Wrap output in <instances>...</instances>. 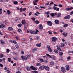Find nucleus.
Wrapping results in <instances>:
<instances>
[{
	"mask_svg": "<svg viewBox=\"0 0 73 73\" xmlns=\"http://www.w3.org/2000/svg\"><path fill=\"white\" fill-rule=\"evenodd\" d=\"M46 55L48 57H49L50 58H52V59L53 60H56V57L54 55L52 56H52H50V55L49 54H46Z\"/></svg>",
	"mask_w": 73,
	"mask_h": 73,
	"instance_id": "nucleus-1",
	"label": "nucleus"
},
{
	"mask_svg": "<svg viewBox=\"0 0 73 73\" xmlns=\"http://www.w3.org/2000/svg\"><path fill=\"white\" fill-rule=\"evenodd\" d=\"M52 41L56 42L57 40V38L56 37H52Z\"/></svg>",
	"mask_w": 73,
	"mask_h": 73,
	"instance_id": "nucleus-2",
	"label": "nucleus"
},
{
	"mask_svg": "<svg viewBox=\"0 0 73 73\" xmlns=\"http://www.w3.org/2000/svg\"><path fill=\"white\" fill-rule=\"evenodd\" d=\"M30 32L31 34H37V32H35V31L33 30H31L30 31Z\"/></svg>",
	"mask_w": 73,
	"mask_h": 73,
	"instance_id": "nucleus-3",
	"label": "nucleus"
},
{
	"mask_svg": "<svg viewBox=\"0 0 73 73\" xmlns=\"http://www.w3.org/2000/svg\"><path fill=\"white\" fill-rule=\"evenodd\" d=\"M61 69L62 72H63V73H65V72H66V70L63 67H61Z\"/></svg>",
	"mask_w": 73,
	"mask_h": 73,
	"instance_id": "nucleus-4",
	"label": "nucleus"
},
{
	"mask_svg": "<svg viewBox=\"0 0 73 73\" xmlns=\"http://www.w3.org/2000/svg\"><path fill=\"white\" fill-rule=\"evenodd\" d=\"M47 23L48 25L49 26H52V23L51 21H47Z\"/></svg>",
	"mask_w": 73,
	"mask_h": 73,
	"instance_id": "nucleus-5",
	"label": "nucleus"
},
{
	"mask_svg": "<svg viewBox=\"0 0 73 73\" xmlns=\"http://www.w3.org/2000/svg\"><path fill=\"white\" fill-rule=\"evenodd\" d=\"M31 69L33 70H36L37 68H35V67L33 66H31L30 67Z\"/></svg>",
	"mask_w": 73,
	"mask_h": 73,
	"instance_id": "nucleus-6",
	"label": "nucleus"
},
{
	"mask_svg": "<svg viewBox=\"0 0 73 73\" xmlns=\"http://www.w3.org/2000/svg\"><path fill=\"white\" fill-rule=\"evenodd\" d=\"M73 9V8L72 7H71L70 8L68 7L66 9V11H70V10H72V9Z\"/></svg>",
	"mask_w": 73,
	"mask_h": 73,
	"instance_id": "nucleus-7",
	"label": "nucleus"
},
{
	"mask_svg": "<svg viewBox=\"0 0 73 73\" xmlns=\"http://www.w3.org/2000/svg\"><path fill=\"white\" fill-rule=\"evenodd\" d=\"M28 23H27L26 24H25V26L24 27V29L25 30L27 29V27H28Z\"/></svg>",
	"mask_w": 73,
	"mask_h": 73,
	"instance_id": "nucleus-8",
	"label": "nucleus"
},
{
	"mask_svg": "<svg viewBox=\"0 0 73 73\" xmlns=\"http://www.w3.org/2000/svg\"><path fill=\"white\" fill-rule=\"evenodd\" d=\"M8 30L9 31H13V28L12 27H9L8 28Z\"/></svg>",
	"mask_w": 73,
	"mask_h": 73,
	"instance_id": "nucleus-9",
	"label": "nucleus"
},
{
	"mask_svg": "<svg viewBox=\"0 0 73 73\" xmlns=\"http://www.w3.org/2000/svg\"><path fill=\"white\" fill-rule=\"evenodd\" d=\"M26 68L27 70L29 72H30L31 71V69L30 68V67L28 66H26Z\"/></svg>",
	"mask_w": 73,
	"mask_h": 73,
	"instance_id": "nucleus-10",
	"label": "nucleus"
},
{
	"mask_svg": "<svg viewBox=\"0 0 73 73\" xmlns=\"http://www.w3.org/2000/svg\"><path fill=\"white\" fill-rule=\"evenodd\" d=\"M70 18V15H68L67 16H66V17H64L65 19H69Z\"/></svg>",
	"mask_w": 73,
	"mask_h": 73,
	"instance_id": "nucleus-11",
	"label": "nucleus"
},
{
	"mask_svg": "<svg viewBox=\"0 0 73 73\" xmlns=\"http://www.w3.org/2000/svg\"><path fill=\"white\" fill-rule=\"evenodd\" d=\"M54 22L56 24H59V21L58 20H56L54 21Z\"/></svg>",
	"mask_w": 73,
	"mask_h": 73,
	"instance_id": "nucleus-12",
	"label": "nucleus"
},
{
	"mask_svg": "<svg viewBox=\"0 0 73 73\" xmlns=\"http://www.w3.org/2000/svg\"><path fill=\"white\" fill-rule=\"evenodd\" d=\"M44 68L45 69H46L47 71H49V68L48 66H44Z\"/></svg>",
	"mask_w": 73,
	"mask_h": 73,
	"instance_id": "nucleus-13",
	"label": "nucleus"
},
{
	"mask_svg": "<svg viewBox=\"0 0 73 73\" xmlns=\"http://www.w3.org/2000/svg\"><path fill=\"white\" fill-rule=\"evenodd\" d=\"M65 45V44L64 43H61V47L62 48V47H64V46Z\"/></svg>",
	"mask_w": 73,
	"mask_h": 73,
	"instance_id": "nucleus-14",
	"label": "nucleus"
},
{
	"mask_svg": "<svg viewBox=\"0 0 73 73\" xmlns=\"http://www.w3.org/2000/svg\"><path fill=\"white\" fill-rule=\"evenodd\" d=\"M56 47L58 50H60V51H61V48H60V47L58 45H57Z\"/></svg>",
	"mask_w": 73,
	"mask_h": 73,
	"instance_id": "nucleus-15",
	"label": "nucleus"
},
{
	"mask_svg": "<svg viewBox=\"0 0 73 73\" xmlns=\"http://www.w3.org/2000/svg\"><path fill=\"white\" fill-rule=\"evenodd\" d=\"M41 43H40L39 44H36V46L38 47H40V46H41Z\"/></svg>",
	"mask_w": 73,
	"mask_h": 73,
	"instance_id": "nucleus-16",
	"label": "nucleus"
},
{
	"mask_svg": "<svg viewBox=\"0 0 73 73\" xmlns=\"http://www.w3.org/2000/svg\"><path fill=\"white\" fill-rule=\"evenodd\" d=\"M44 68H45V66H40L39 67V68L40 69L42 70V69H44Z\"/></svg>",
	"mask_w": 73,
	"mask_h": 73,
	"instance_id": "nucleus-17",
	"label": "nucleus"
},
{
	"mask_svg": "<svg viewBox=\"0 0 73 73\" xmlns=\"http://www.w3.org/2000/svg\"><path fill=\"white\" fill-rule=\"evenodd\" d=\"M5 27V25L3 24H1L0 25V28H4Z\"/></svg>",
	"mask_w": 73,
	"mask_h": 73,
	"instance_id": "nucleus-18",
	"label": "nucleus"
},
{
	"mask_svg": "<svg viewBox=\"0 0 73 73\" xmlns=\"http://www.w3.org/2000/svg\"><path fill=\"white\" fill-rule=\"evenodd\" d=\"M37 48H35L32 50V52H34L35 51H37Z\"/></svg>",
	"mask_w": 73,
	"mask_h": 73,
	"instance_id": "nucleus-19",
	"label": "nucleus"
},
{
	"mask_svg": "<svg viewBox=\"0 0 73 73\" xmlns=\"http://www.w3.org/2000/svg\"><path fill=\"white\" fill-rule=\"evenodd\" d=\"M0 41H1V42L2 44H4L5 43V42L1 39L0 40Z\"/></svg>",
	"mask_w": 73,
	"mask_h": 73,
	"instance_id": "nucleus-20",
	"label": "nucleus"
},
{
	"mask_svg": "<svg viewBox=\"0 0 73 73\" xmlns=\"http://www.w3.org/2000/svg\"><path fill=\"white\" fill-rule=\"evenodd\" d=\"M39 29H42V25L40 24L39 26Z\"/></svg>",
	"mask_w": 73,
	"mask_h": 73,
	"instance_id": "nucleus-21",
	"label": "nucleus"
},
{
	"mask_svg": "<svg viewBox=\"0 0 73 73\" xmlns=\"http://www.w3.org/2000/svg\"><path fill=\"white\" fill-rule=\"evenodd\" d=\"M61 16V13H58V15L56 16V17H60Z\"/></svg>",
	"mask_w": 73,
	"mask_h": 73,
	"instance_id": "nucleus-22",
	"label": "nucleus"
},
{
	"mask_svg": "<svg viewBox=\"0 0 73 73\" xmlns=\"http://www.w3.org/2000/svg\"><path fill=\"white\" fill-rule=\"evenodd\" d=\"M21 58L22 60H25V56L23 55H22L21 56Z\"/></svg>",
	"mask_w": 73,
	"mask_h": 73,
	"instance_id": "nucleus-23",
	"label": "nucleus"
},
{
	"mask_svg": "<svg viewBox=\"0 0 73 73\" xmlns=\"http://www.w3.org/2000/svg\"><path fill=\"white\" fill-rule=\"evenodd\" d=\"M38 60L40 61V62H44V60L43 59H42L41 58H39L38 59Z\"/></svg>",
	"mask_w": 73,
	"mask_h": 73,
	"instance_id": "nucleus-24",
	"label": "nucleus"
},
{
	"mask_svg": "<svg viewBox=\"0 0 73 73\" xmlns=\"http://www.w3.org/2000/svg\"><path fill=\"white\" fill-rule=\"evenodd\" d=\"M68 26V24H64V25L63 26V27H64V28H66V27H67Z\"/></svg>",
	"mask_w": 73,
	"mask_h": 73,
	"instance_id": "nucleus-25",
	"label": "nucleus"
},
{
	"mask_svg": "<svg viewBox=\"0 0 73 73\" xmlns=\"http://www.w3.org/2000/svg\"><path fill=\"white\" fill-rule=\"evenodd\" d=\"M17 26L19 28H21L22 26V24H19L17 25Z\"/></svg>",
	"mask_w": 73,
	"mask_h": 73,
	"instance_id": "nucleus-26",
	"label": "nucleus"
},
{
	"mask_svg": "<svg viewBox=\"0 0 73 73\" xmlns=\"http://www.w3.org/2000/svg\"><path fill=\"white\" fill-rule=\"evenodd\" d=\"M7 14H8L9 15H10V13H11V12L9 10H8L7 11Z\"/></svg>",
	"mask_w": 73,
	"mask_h": 73,
	"instance_id": "nucleus-27",
	"label": "nucleus"
},
{
	"mask_svg": "<svg viewBox=\"0 0 73 73\" xmlns=\"http://www.w3.org/2000/svg\"><path fill=\"white\" fill-rule=\"evenodd\" d=\"M54 52L56 53H58V51L57 50H54Z\"/></svg>",
	"mask_w": 73,
	"mask_h": 73,
	"instance_id": "nucleus-28",
	"label": "nucleus"
},
{
	"mask_svg": "<svg viewBox=\"0 0 73 73\" xmlns=\"http://www.w3.org/2000/svg\"><path fill=\"white\" fill-rule=\"evenodd\" d=\"M25 60H28V59H29V58H28L27 56H25Z\"/></svg>",
	"mask_w": 73,
	"mask_h": 73,
	"instance_id": "nucleus-29",
	"label": "nucleus"
},
{
	"mask_svg": "<svg viewBox=\"0 0 73 73\" xmlns=\"http://www.w3.org/2000/svg\"><path fill=\"white\" fill-rule=\"evenodd\" d=\"M13 3L15 5H16V4H18V2L17 1H15Z\"/></svg>",
	"mask_w": 73,
	"mask_h": 73,
	"instance_id": "nucleus-30",
	"label": "nucleus"
},
{
	"mask_svg": "<svg viewBox=\"0 0 73 73\" xmlns=\"http://www.w3.org/2000/svg\"><path fill=\"white\" fill-rule=\"evenodd\" d=\"M7 72V73H11V72L9 70H7L5 71V72Z\"/></svg>",
	"mask_w": 73,
	"mask_h": 73,
	"instance_id": "nucleus-31",
	"label": "nucleus"
},
{
	"mask_svg": "<svg viewBox=\"0 0 73 73\" xmlns=\"http://www.w3.org/2000/svg\"><path fill=\"white\" fill-rule=\"evenodd\" d=\"M17 31L21 33L22 32V30L21 29H18Z\"/></svg>",
	"mask_w": 73,
	"mask_h": 73,
	"instance_id": "nucleus-32",
	"label": "nucleus"
},
{
	"mask_svg": "<svg viewBox=\"0 0 73 73\" xmlns=\"http://www.w3.org/2000/svg\"><path fill=\"white\" fill-rule=\"evenodd\" d=\"M62 34L64 36V37H66V36H67V34H65L64 33H63Z\"/></svg>",
	"mask_w": 73,
	"mask_h": 73,
	"instance_id": "nucleus-33",
	"label": "nucleus"
},
{
	"mask_svg": "<svg viewBox=\"0 0 73 73\" xmlns=\"http://www.w3.org/2000/svg\"><path fill=\"white\" fill-rule=\"evenodd\" d=\"M59 54L60 56H62L63 54V52H59Z\"/></svg>",
	"mask_w": 73,
	"mask_h": 73,
	"instance_id": "nucleus-34",
	"label": "nucleus"
},
{
	"mask_svg": "<svg viewBox=\"0 0 73 73\" xmlns=\"http://www.w3.org/2000/svg\"><path fill=\"white\" fill-rule=\"evenodd\" d=\"M15 38L17 40H20V38H19V37H18V36H15Z\"/></svg>",
	"mask_w": 73,
	"mask_h": 73,
	"instance_id": "nucleus-35",
	"label": "nucleus"
},
{
	"mask_svg": "<svg viewBox=\"0 0 73 73\" xmlns=\"http://www.w3.org/2000/svg\"><path fill=\"white\" fill-rule=\"evenodd\" d=\"M32 72L33 73H38V71H33Z\"/></svg>",
	"mask_w": 73,
	"mask_h": 73,
	"instance_id": "nucleus-36",
	"label": "nucleus"
},
{
	"mask_svg": "<svg viewBox=\"0 0 73 73\" xmlns=\"http://www.w3.org/2000/svg\"><path fill=\"white\" fill-rule=\"evenodd\" d=\"M36 66H40L41 65V64L39 63H37L36 64Z\"/></svg>",
	"mask_w": 73,
	"mask_h": 73,
	"instance_id": "nucleus-37",
	"label": "nucleus"
},
{
	"mask_svg": "<svg viewBox=\"0 0 73 73\" xmlns=\"http://www.w3.org/2000/svg\"><path fill=\"white\" fill-rule=\"evenodd\" d=\"M54 64V63L53 62H51L50 63V64L51 65H53Z\"/></svg>",
	"mask_w": 73,
	"mask_h": 73,
	"instance_id": "nucleus-38",
	"label": "nucleus"
},
{
	"mask_svg": "<svg viewBox=\"0 0 73 73\" xmlns=\"http://www.w3.org/2000/svg\"><path fill=\"white\" fill-rule=\"evenodd\" d=\"M13 58L15 60H18V59H17V58L16 57H15V58L13 57Z\"/></svg>",
	"mask_w": 73,
	"mask_h": 73,
	"instance_id": "nucleus-39",
	"label": "nucleus"
},
{
	"mask_svg": "<svg viewBox=\"0 0 73 73\" xmlns=\"http://www.w3.org/2000/svg\"><path fill=\"white\" fill-rule=\"evenodd\" d=\"M53 8L54 10H56L57 9V7L56 6H54L53 7Z\"/></svg>",
	"mask_w": 73,
	"mask_h": 73,
	"instance_id": "nucleus-40",
	"label": "nucleus"
},
{
	"mask_svg": "<svg viewBox=\"0 0 73 73\" xmlns=\"http://www.w3.org/2000/svg\"><path fill=\"white\" fill-rule=\"evenodd\" d=\"M50 15L52 17H54V13H52L50 14Z\"/></svg>",
	"mask_w": 73,
	"mask_h": 73,
	"instance_id": "nucleus-41",
	"label": "nucleus"
},
{
	"mask_svg": "<svg viewBox=\"0 0 73 73\" xmlns=\"http://www.w3.org/2000/svg\"><path fill=\"white\" fill-rule=\"evenodd\" d=\"M3 54H0V58H3Z\"/></svg>",
	"mask_w": 73,
	"mask_h": 73,
	"instance_id": "nucleus-42",
	"label": "nucleus"
},
{
	"mask_svg": "<svg viewBox=\"0 0 73 73\" xmlns=\"http://www.w3.org/2000/svg\"><path fill=\"white\" fill-rule=\"evenodd\" d=\"M16 48H17V49H18V48H19V45H18V44L16 45Z\"/></svg>",
	"mask_w": 73,
	"mask_h": 73,
	"instance_id": "nucleus-43",
	"label": "nucleus"
},
{
	"mask_svg": "<svg viewBox=\"0 0 73 73\" xmlns=\"http://www.w3.org/2000/svg\"><path fill=\"white\" fill-rule=\"evenodd\" d=\"M13 43L14 44H17V42H16V41H15L14 40H13Z\"/></svg>",
	"mask_w": 73,
	"mask_h": 73,
	"instance_id": "nucleus-44",
	"label": "nucleus"
},
{
	"mask_svg": "<svg viewBox=\"0 0 73 73\" xmlns=\"http://www.w3.org/2000/svg\"><path fill=\"white\" fill-rule=\"evenodd\" d=\"M0 66H1V68H3V64L1 63H0Z\"/></svg>",
	"mask_w": 73,
	"mask_h": 73,
	"instance_id": "nucleus-45",
	"label": "nucleus"
},
{
	"mask_svg": "<svg viewBox=\"0 0 73 73\" xmlns=\"http://www.w3.org/2000/svg\"><path fill=\"white\" fill-rule=\"evenodd\" d=\"M66 67L67 68H69V66L68 65H66Z\"/></svg>",
	"mask_w": 73,
	"mask_h": 73,
	"instance_id": "nucleus-46",
	"label": "nucleus"
},
{
	"mask_svg": "<svg viewBox=\"0 0 73 73\" xmlns=\"http://www.w3.org/2000/svg\"><path fill=\"white\" fill-rule=\"evenodd\" d=\"M71 58V57H70V56H69L68 57H67V60H70Z\"/></svg>",
	"mask_w": 73,
	"mask_h": 73,
	"instance_id": "nucleus-47",
	"label": "nucleus"
},
{
	"mask_svg": "<svg viewBox=\"0 0 73 73\" xmlns=\"http://www.w3.org/2000/svg\"><path fill=\"white\" fill-rule=\"evenodd\" d=\"M48 50H49V52H52V49H51V48H50Z\"/></svg>",
	"mask_w": 73,
	"mask_h": 73,
	"instance_id": "nucleus-48",
	"label": "nucleus"
},
{
	"mask_svg": "<svg viewBox=\"0 0 73 73\" xmlns=\"http://www.w3.org/2000/svg\"><path fill=\"white\" fill-rule=\"evenodd\" d=\"M27 57H28V58H29V57H31V55H27Z\"/></svg>",
	"mask_w": 73,
	"mask_h": 73,
	"instance_id": "nucleus-49",
	"label": "nucleus"
},
{
	"mask_svg": "<svg viewBox=\"0 0 73 73\" xmlns=\"http://www.w3.org/2000/svg\"><path fill=\"white\" fill-rule=\"evenodd\" d=\"M47 47L48 50L49 49H50V47L49 46H47Z\"/></svg>",
	"mask_w": 73,
	"mask_h": 73,
	"instance_id": "nucleus-50",
	"label": "nucleus"
},
{
	"mask_svg": "<svg viewBox=\"0 0 73 73\" xmlns=\"http://www.w3.org/2000/svg\"><path fill=\"white\" fill-rule=\"evenodd\" d=\"M18 70H22V69L19 67L18 68Z\"/></svg>",
	"mask_w": 73,
	"mask_h": 73,
	"instance_id": "nucleus-51",
	"label": "nucleus"
},
{
	"mask_svg": "<svg viewBox=\"0 0 73 73\" xmlns=\"http://www.w3.org/2000/svg\"><path fill=\"white\" fill-rule=\"evenodd\" d=\"M26 9H27V8H25L23 9V11H26Z\"/></svg>",
	"mask_w": 73,
	"mask_h": 73,
	"instance_id": "nucleus-52",
	"label": "nucleus"
},
{
	"mask_svg": "<svg viewBox=\"0 0 73 73\" xmlns=\"http://www.w3.org/2000/svg\"><path fill=\"white\" fill-rule=\"evenodd\" d=\"M22 10H23V7H21L20 9V11L21 12H22Z\"/></svg>",
	"mask_w": 73,
	"mask_h": 73,
	"instance_id": "nucleus-53",
	"label": "nucleus"
},
{
	"mask_svg": "<svg viewBox=\"0 0 73 73\" xmlns=\"http://www.w3.org/2000/svg\"><path fill=\"white\" fill-rule=\"evenodd\" d=\"M8 61L9 62H11V59L10 58H8Z\"/></svg>",
	"mask_w": 73,
	"mask_h": 73,
	"instance_id": "nucleus-54",
	"label": "nucleus"
},
{
	"mask_svg": "<svg viewBox=\"0 0 73 73\" xmlns=\"http://www.w3.org/2000/svg\"><path fill=\"white\" fill-rule=\"evenodd\" d=\"M7 53H9V49H7Z\"/></svg>",
	"mask_w": 73,
	"mask_h": 73,
	"instance_id": "nucleus-55",
	"label": "nucleus"
},
{
	"mask_svg": "<svg viewBox=\"0 0 73 73\" xmlns=\"http://www.w3.org/2000/svg\"><path fill=\"white\" fill-rule=\"evenodd\" d=\"M48 33H49V34H50V35H51V34L52 33V32H50V31H48Z\"/></svg>",
	"mask_w": 73,
	"mask_h": 73,
	"instance_id": "nucleus-56",
	"label": "nucleus"
},
{
	"mask_svg": "<svg viewBox=\"0 0 73 73\" xmlns=\"http://www.w3.org/2000/svg\"><path fill=\"white\" fill-rule=\"evenodd\" d=\"M56 10V11H59V10H60V9L59 8H57Z\"/></svg>",
	"mask_w": 73,
	"mask_h": 73,
	"instance_id": "nucleus-57",
	"label": "nucleus"
},
{
	"mask_svg": "<svg viewBox=\"0 0 73 73\" xmlns=\"http://www.w3.org/2000/svg\"><path fill=\"white\" fill-rule=\"evenodd\" d=\"M58 6L60 7H62V5L61 4L58 5Z\"/></svg>",
	"mask_w": 73,
	"mask_h": 73,
	"instance_id": "nucleus-58",
	"label": "nucleus"
},
{
	"mask_svg": "<svg viewBox=\"0 0 73 73\" xmlns=\"http://www.w3.org/2000/svg\"><path fill=\"white\" fill-rule=\"evenodd\" d=\"M26 39L25 38H22V41H25L26 40Z\"/></svg>",
	"mask_w": 73,
	"mask_h": 73,
	"instance_id": "nucleus-59",
	"label": "nucleus"
},
{
	"mask_svg": "<svg viewBox=\"0 0 73 73\" xmlns=\"http://www.w3.org/2000/svg\"><path fill=\"white\" fill-rule=\"evenodd\" d=\"M21 53L22 54H24V51H21Z\"/></svg>",
	"mask_w": 73,
	"mask_h": 73,
	"instance_id": "nucleus-60",
	"label": "nucleus"
},
{
	"mask_svg": "<svg viewBox=\"0 0 73 73\" xmlns=\"http://www.w3.org/2000/svg\"><path fill=\"white\" fill-rule=\"evenodd\" d=\"M46 15H49V11L47 12H46Z\"/></svg>",
	"mask_w": 73,
	"mask_h": 73,
	"instance_id": "nucleus-61",
	"label": "nucleus"
},
{
	"mask_svg": "<svg viewBox=\"0 0 73 73\" xmlns=\"http://www.w3.org/2000/svg\"><path fill=\"white\" fill-rule=\"evenodd\" d=\"M40 8H44L45 7H43V6H40Z\"/></svg>",
	"mask_w": 73,
	"mask_h": 73,
	"instance_id": "nucleus-62",
	"label": "nucleus"
},
{
	"mask_svg": "<svg viewBox=\"0 0 73 73\" xmlns=\"http://www.w3.org/2000/svg\"><path fill=\"white\" fill-rule=\"evenodd\" d=\"M4 70H7V67H5L4 68Z\"/></svg>",
	"mask_w": 73,
	"mask_h": 73,
	"instance_id": "nucleus-63",
	"label": "nucleus"
},
{
	"mask_svg": "<svg viewBox=\"0 0 73 73\" xmlns=\"http://www.w3.org/2000/svg\"><path fill=\"white\" fill-rule=\"evenodd\" d=\"M22 24H24V21L23 20H22Z\"/></svg>",
	"mask_w": 73,
	"mask_h": 73,
	"instance_id": "nucleus-64",
	"label": "nucleus"
}]
</instances>
